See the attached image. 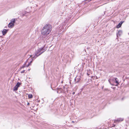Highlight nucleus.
I'll use <instances>...</instances> for the list:
<instances>
[{
    "mask_svg": "<svg viewBox=\"0 0 129 129\" xmlns=\"http://www.w3.org/2000/svg\"><path fill=\"white\" fill-rule=\"evenodd\" d=\"M41 53L40 54H41L46 50L44 48V47L41 48Z\"/></svg>",
    "mask_w": 129,
    "mask_h": 129,
    "instance_id": "nucleus-10",
    "label": "nucleus"
},
{
    "mask_svg": "<svg viewBox=\"0 0 129 129\" xmlns=\"http://www.w3.org/2000/svg\"><path fill=\"white\" fill-rule=\"evenodd\" d=\"M8 31V29H4L2 31V33L3 35H5L7 33Z\"/></svg>",
    "mask_w": 129,
    "mask_h": 129,
    "instance_id": "nucleus-5",
    "label": "nucleus"
},
{
    "mask_svg": "<svg viewBox=\"0 0 129 129\" xmlns=\"http://www.w3.org/2000/svg\"><path fill=\"white\" fill-rule=\"evenodd\" d=\"M28 97L29 98H31L33 97V95L31 94H29L28 95Z\"/></svg>",
    "mask_w": 129,
    "mask_h": 129,
    "instance_id": "nucleus-14",
    "label": "nucleus"
},
{
    "mask_svg": "<svg viewBox=\"0 0 129 129\" xmlns=\"http://www.w3.org/2000/svg\"><path fill=\"white\" fill-rule=\"evenodd\" d=\"M108 80V81H109V82L110 83V79H109Z\"/></svg>",
    "mask_w": 129,
    "mask_h": 129,
    "instance_id": "nucleus-20",
    "label": "nucleus"
},
{
    "mask_svg": "<svg viewBox=\"0 0 129 129\" xmlns=\"http://www.w3.org/2000/svg\"><path fill=\"white\" fill-rule=\"evenodd\" d=\"M80 80V76H77L75 79V80L76 83H77Z\"/></svg>",
    "mask_w": 129,
    "mask_h": 129,
    "instance_id": "nucleus-3",
    "label": "nucleus"
},
{
    "mask_svg": "<svg viewBox=\"0 0 129 129\" xmlns=\"http://www.w3.org/2000/svg\"><path fill=\"white\" fill-rule=\"evenodd\" d=\"M90 70H89L88 71V72L87 73V75L88 76H89L90 74Z\"/></svg>",
    "mask_w": 129,
    "mask_h": 129,
    "instance_id": "nucleus-15",
    "label": "nucleus"
},
{
    "mask_svg": "<svg viewBox=\"0 0 129 129\" xmlns=\"http://www.w3.org/2000/svg\"><path fill=\"white\" fill-rule=\"evenodd\" d=\"M122 34V31L121 30H119L118 31V33H117V36L118 37V36H120Z\"/></svg>",
    "mask_w": 129,
    "mask_h": 129,
    "instance_id": "nucleus-6",
    "label": "nucleus"
},
{
    "mask_svg": "<svg viewBox=\"0 0 129 129\" xmlns=\"http://www.w3.org/2000/svg\"><path fill=\"white\" fill-rule=\"evenodd\" d=\"M16 20H17V19L14 18L12 19L11 20L10 22L14 25V23H15L16 21Z\"/></svg>",
    "mask_w": 129,
    "mask_h": 129,
    "instance_id": "nucleus-8",
    "label": "nucleus"
},
{
    "mask_svg": "<svg viewBox=\"0 0 129 129\" xmlns=\"http://www.w3.org/2000/svg\"><path fill=\"white\" fill-rule=\"evenodd\" d=\"M20 84V83L19 82H18L16 84L15 86L18 88L19 87Z\"/></svg>",
    "mask_w": 129,
    "mask_h": 129,
    "instance_id": "nucleus-13",
    "label": "nucleus"
},
{
    "mask_svg": "<svg viewBox=\"0 0 129 129\" xmlns=\"http://www.w3.org/2000/svg\"><path fill=\"white\" fill-rule=\"evenodd\" d=\"M41 48L37 50L35 52V55L34 57H33V58H34L35 56H36V57H35L36 58L38 56L41 54H40L41 53ZM33 58V57H32Z\"/></svg>",
    "mask_w": 129,
    "mask_h": 129,
    "instance_id": "nucleus-2",
    "label": "nucleus"
},
{
    "mask_svg": "<svg viewBox=\"0 0 129 129\" xmlns=\"http://www.w3.org/2000/svg\"><path fill=\"white\" fill-rule=\"evenodd\" d=\"M52 30V26L50 24H47L43 27L41 31L42 34L47 35L50 33Z\"/></svg>",
    "mask_w": 129,
    "mask_h": 129,
    "instance_id": "nucleus-1",
    "label": "nucleus"
},
{
    "mask_svg": "<svg viewBox=\"0 0 129 129\" xmlns=\"http://www.w3.org/2000/svg\"><path fill=\"white\" fill-rule=\"evenodd\" d=\"M75 93V92H73V95H74V94Z\"/></svg>",
    "mask_w": 129,
    "mask_h": 129,
    "instance_id": "nucleus-22",
    "label": "nucleus"
},
{
    "mask_svg": "<svg viewBox=\"0 0 129 129\" xmlns=\"http://www.w3.org/2000/svg\"><path fill=\"white\" fill-rule=\"evenodd\" d=\"M30 63H29L28 64V65H27V67H28V66H29V65H30Z\"/></svg>",
    "mask_w": 129,
    "mask_h": 129,
    "instance_id": "nucleus-18",
    "label": "nucleus"
},
{
    "mask_svg": "<svg viewBox=\"0 0 129 129\" xmlns=\"http://www.w3.org/2000/svg\"><path fill=\"white\" fill-rule=\"evenodd\" d=\"M25 71V70H24L21 72V73H24Z\"/></svg>",
    "mask_w": 129,
    "mask_h": 129,
    "instance_id": "nucleus-16",
    "label": "nucleus"
},
{
    "mask_svg": "<svg viewBox=\"0 0 129 129\" xmlns=\"http://www.w3.org/2000/svg\"><path fill=\"white\" fill-rule=\"evenodd\" d=\"M24 66H22V67L21 68H24Z\"/></svg>",
    "mask_w": 129,
    "mask_h": 129,
    "instance_id": "nucleus-19",
    "label": "nucleus"
},
{
    "mask_svg": "<svg viewBox=\"0 0 129 129\" xmlns=\"http://www.w3.org/2000/svg\"><path fill=\"white\" fill-rule=\"evenodd\" d=\"M63 89H64V90H65V91L66 90V91H68V90H67V88H66H66H65L64 87V88Z\"/></svg>",
    "mask_w": 129,
    "mask_h": 129,
    "instance_id": "nucleus-17",
    "label": "nucleus"
},
{
    "mask_svg": "<svg viewBox=\"0 0 129 129\" xmlns=\"http://www.w3.org/2000/svg\"><path fill=\"white\" fill-rule=\"evenodd\" d=\"M115 80L116 83H117V85H116V86H117L118 84H119L118 82V79L117 78H115Z\"/></svg>",
    "mask_w": 129,
    "mask_h": 129,
    "instance_id": "nucleus-12",
    "label": "nucleus"
},
{
    "mask_svg": "<svg viewBox=\"0 0 129 129\" xmlns=\"http://www.w3.org/2000/svg\"><path fill=\"white\" fill-rule=\"evenodd\" d=\"M14 26V24L11 23H10L8 25V27L9 28H12Z\"/></svg>",
    "mask_w": 129,
    "mask_h": 129,
    "instance_id": "nucleus-7",
    "label": "nucleus"
},
{
    "mask_svg": "<svg viewBox=\"0 0 129 129\" xmlns=\"http://www.w3.org/2000/svg\"><path fill=\"white\" fill-rule=\"evenodd\" d=\"M123 120V119L122 118H120L118 119L115 120V122H117L120 121H122Z\"/></svg>",
    "mask_w": 129,
    "mask_h": 129,
    "instance_id": "nucleus-9",
    "label": "nucleus"
},
{
    "mask_svg": "<svg viewBox=\"0 0 129 129\" xmlns=\"http://www.w3.org/2000/svg\"><path fill=\"white\" fill-rule=\"evenodd\" d=\"M29 103H27V105H29Z\"/></svg>",
    "mask_w": 129,
    "mask_h": 129,
    "instance_id": "nucleus-21",
    "label": "nucleus"
},
{
    "mask_svg": "<svg viewBox=\"0 0 129 129\" xmlns=\"http://www.w3.org/2000/svg\"><path fill=\"white\" fill-rule=\"evenodd\" d=\"M67 57H69V56H67Z\"/></svg>",
    "mask_w": 129,
    "mask_h": 129,
    "instance_id": "nucleus-23",
    "label": "nucleus"
},
{
    "mask_svg": "<svg viewBox=\"0 0 129 129\" xmlns=\"http://www.w3.org/2000/svg\"><path fill=\"white\" fill-rule=\"evenodd\" d=\"M123 22V21H121L118 23V25L116 27L117 28H119L121 27L122 23Z\"/></svg>",
    "mask_w": 129,
    "mask_h": 129,
    "instance_id": "nucleus-4",
    "label": "nucleus"
},
{
    "mask_svg": "<svg viewBox=\"0 0 129 129\" xmlns=\"http://www.w3.org/2000/svg\"><path fill=\"white\" fill-rule=\"evenodd\" d=\"M18 87L15 86L13 88V90L14 91H16L18 90Z\"/></svg>",
    "mask_w": 129,
    "mask_h": 129,
    "instance_id": "nucleus-11",
    "label": "nucleus"
}]
</instances>
